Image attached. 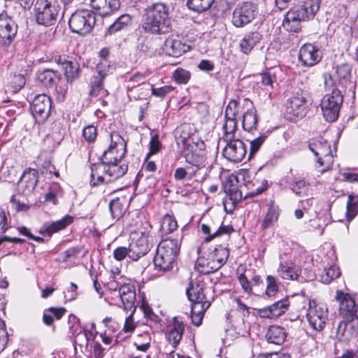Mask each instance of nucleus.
<instances>
[{
  "label": "nucleus",
  "mask_w": 358,
  "mask_h": 358,
  "mask_svg": "<svg viewBox=\"0 0 358 358\" xmlns=\"http://www.w3.org/2000/svg\"><path fill=\"white\" fill-rule=\"evenodd\" d=\"M110 145L101 157V162L91 165L90 184L97 186L111 182L124 176L128 166L121 164L127 151V143L117 131L110 134Z\"/></svg>",
  "instance_id": "f257e3e1"
},
{
  "label": "nucleus",
  "mask_w": 358,
  "mask_h": 358,
  "mask_svg": "<svg viewBox=\"0 0 358 358\" xmlns=\"http://www.w3.org/2000/svg\"><path fill=\"white\" fill-rule=\"evenodd\" d=\"M177 144L179 148L184 149V157L187 164L194 167V171H200L203 174L201 177L204 179L211 170L212 164L208 161L207 152L205 143L202 141H194L189 136L177 137Z\"/></svg>",
  "instance_id": "f03ea898"
},
{
  "label": "nucleus",
  "mask_w": 358,
  "mask_h": 358,
  "mask_svg": "<svg viewBox=\"0 0 358 358\" xmlns=\"http://www.w3.org/2000/svg\"><path fill=\"white\" fill-rule=\"evenodd\" d=\"M169 8L164 3H155L145 11L142 28L152 34H162L169 32L171 25Z\"/></svg>",
  "instance_id": "7ed1b4c3"
},
{
  "label": "nucleus",
  "mask_w": 358,
  "mask_h": 358,
  "mask_svg": "<svg viewBox=\"0 0 358 358\" xmlns=\"http://www.w3.org/2000/svg\"><path fill=\"white\" fill-rule=\"evenodd\" d=\"M186 293L188 299L192 302V322L199 327L201 324L204 313L210 307V302L206 296L203 285L198 282L191 281L186 289Z\"/></svg>",
  "instance_id": "20e7f679"
},
{
  "label": "nucleus",
  "mask_w": 358,
  "mask_h": 358,
  "mask_svg": "<svg viewBox=\"0 0 358 358\" xmlns=\"http://www.w3.org/2000/svg\"><path fill=\"white\" fill-rule=\"evenodd\" d=\"M180 243L178 239L166 238L158 245L153 258L155 268L166 271L173 268L176 257L179 254Z\"/></svg>",
  "instance_id": "39448f33"
},
{
  "label": "nucleus",
  "mask_w": 358,
  "mask_h": 358,
  "mask_svg": "<svg viewBox=\"0 0 358 358\" xmlns=\"http://www.w3.org/2000/svg\"><path fill=\"white\" fill-rule=\"evenodd\" d=\"M229 255V250L222 245H217L207 254L199 257L196 262L197 271L209 274L220 269L227 262Z\"/></svg>",
  "instance_id": "423d86ee"
},
{
  "label": "nucleus",
  "mask_w": 358,
  "mask_h": 358,
  "mask_svg": "<svg viewBox=\"0 0 358 358\" xmlns=\"http://www.w3.org/2000/svg\"><path fill=\"white\" fill-rule=\"evenodd\" d=\"M308 148L316 157L315 167L320 173H324L331 169L334 163V155L331 145L322 136L311 138Z\"/></svg>",
  "instance_id": "0eeeda50"
},
{
  "label": "nucleus",
  "mask_w": 358,
  "mask_h": 358,
  "mask_svg": "<svg viewBox=\"0 0 358 358\" xmlns=\"http://www.w3.org/2000/svg\"><path fill=\"white\" fill-rule=\"evenodd\" d=\"M312 99L308 90L298 88L294 91L286 103V113L290 118H302L307 114Z\"/></svg>",
  "instance_id": "6e6552de"
},
{
  "label": "nucleus",
  "mask_w": 358,
  "mask_h": 358,
  "mask_svg": "<svg viewBox=\"0 0 358 358\" xmlns=\"http://www.w3.org/2000/svg\"><path fill=\"white\" fill-rule=\"evenodd\" d=\"M335 298L339 301V311L345 320L339 323L338 331L344 334L350 322H358L357 306L352 296L342 291H337Z\"/></svg>",
  "instance_id": "1a4fd4ad"
},
{
  "label": "nucleus",
  "mask_w": 358,
  "mask_h": 358,
  "mask_svg": "<svg viewBox=\"0 0 358 358\" xmlns=\"http://www.w3.org/2000/svg\"><path fill=\"white\" fill-rule=\"evenodd\" d=\"M34 10L36 22L48 27L57 21L60 6L57 0H36Z\"/></svg>",
  "instance_id": "9d476101"
},
{
  "label": "nucleus",
  "mask_w": 358,
  "mask_h": 358,
  "mask_svg": "<svg viewBox=\"0 0 358 358\" xmlns=\"http://www.w3.org/2000/svg\"><path fill=\"white\" fill-rule=\"evenodd\" d=\"M96 22L94 13L87 9L75 11L69 20L71 30L80 35L89 34L93 29Z\"/></svg>",
  "instance_id": "9b49d317"
},
{
  "label": "nucleus",
  "mask_w": 358,
  "mask_h": 358,
  "mask_svg": "<svg viewBox=\"0 0 358 358\" xmlns=\"http://www.w3.org/2000/svg\"><path fill=\"white\" fill-rule=\"evenodd\" d=\"M331 93L327 94L321 101V108L324 119L328 122L336 121L339 115L343 103V96L341 90L331 89Z\"/></svg>",
  "instance_id": "f8f14e48"
},
{
  "label": "nucleus",
  "mask_w": 358,
  "mask_h": 358,
  "mask_svg": "<svg viewBox=\"0 0 358 358\" xmlns=\"http://www.w3.org/2000/svg\"><path fill=\"white\" fill-rule=\"evenodd\" d=\"M309 307L306 316L310 327L317 331L324 329L329 319V311L326 305L317 303L315 300H309Z\"/></svg>",
  "instance_id": "ddd939ff"
},
{
  "label": "nucleus",
  "mask_w": 358,
  "mask_h": 358,
  "mask_svg": "<svg viewBox=\"0 0 358 358\" xmlns=\"http://www.w3.org/2000/svg\"><path fill=\"white\" fill-rule=\"evenodd\" d=\"M351 66L348 64H343L329 74L324 75V85L326 89L347 87L351 85Z\"/></svg>",
  "instance_id": "4468645a"
},
{
  "label": "nucleus",
  "mask_w": 358,
  "mask_h": 358,
  "mask_svg": "<svg viewBox=\"0 0 358 358\" xmlns=\"http://www.w3.org/2000/svg\"><path fill=\"white\" fill-rule=\"evenodd\" d=\"M241 109L245 110V105L243 101H237L234 99L229 101L224 113V123L222 126L223 132L227 139H231L233 137V132H236L237 120L236 116L240 113Z\"/></svg>",
  "instance_id": "2eb2a0df"
},
{
  "label": "nucleus",
  "mask_w": 358,
  "mask_h": 358,
  "mask_svg": "<svg viewBox=\"0 0 358 358\" xmlns=\"http://www.w3.org/2000/svg\"><path fill=\"white\" fill-rule=\"evenodd\" d=\"M257 14L256 4L246 1L238 5L233 11L231 22L236 27L250 23Z\"/></svg>",
  "instance_id": "dca6fc26"
},
{
  "label": "nucleus",
  "mask_w": 358,
  "mask_h": 358,
  "mask_svg": "<svg viewBox=\"0 0 358 358\" xmlns=\"http://www.w3.org/2000/svg\"><path fill=\"white\" fill-rule=\"evenodd\" d=\"M236 132H233V137L227 139L223 132V140L227 143L223 150V156L229 161L239 162L245 157L247 153L246 145L240 139L235 138Z\"/></svg>",
  "instance_id": "f3484780"
},
{
  "label": "nucleus",
  "mask_w": 358,
  "mask_h": 358,
  "mask_svg": "<svg viewBox=\"0 0 358 358\" xmlns=\"http://www.w3.org/2000/svg\"><path fill=\"white\" fill-rule=\"evenodd\" d=\"M110 71V66L104 61L101 64H97L96 73L91 80V90L90 94L91 96L105 97L108 95V91L103 87V80Z\"/></svg>",
  "instance_id": "a211bd4d"
},
{
  "label": "nucleus",
  "mask_w": 358,
  "mask_h": 358,
  "mask_svg": "<svg viewBox=\"0 0 358 358\" xmlns=\"http://www.w3.org/2000/svg\"><path fill=\"white\" fill-rule=\"evenodd\" d=\"M17 25L5 13L0 14V44L6 45L12 43L16 36Z\"/></svg>",
  "instance_id": "6ab92c4d"
},
{
  "label": "nucleus",
  "mask_w": 358,
  "mask_h": 358,
  "mask_svg": "<svg viewBox=\"0 0 358 358\" xmlns=\"http://www.w3.org/2000/svg\"><path fill=\"white\" fill-rule=\"evenodd\" d=\"M243 102L245 105V109L242 115V127L245 131L254 134L257 130L259 117L250 100L245 99Z\"/></svg>",
  "instance_id": "aec40b11"
},
{
  "label": "nucleus",
  "mask_w": 358,
  "mask_h": 358,
  "mask_svg": "<svg viewBox=\"0 0 358 358\" xmlns=\"http://www.w3.org/2000/svg\"><path fill=\"white\" fill-rule=\"evenodd\" d=\"M51 100L44 94L37 95L31 104V111L35 118L43 121L50 114Z\"/></svg>",
  "instance_id": "412c9836"
},
{
  "label": "nucleus",
  "mask_w": 358,
  "mask_h": 358,
  "mask_svg": "<svg viewBox=\"0 0 358 358\" xmlns=\"http://www.w3.org/2000/svg\"><path fill=\"white\" fill-rule=\"evenodd\" d=\"M278 275L283 280H298L301 273V266L292 259H283L280 257L277 269Z\"/></svg>",
  "instance_id": "4be33fe9"
},
{
  "label": "nucleus",
  "mask_w": 358,
  "mask_h": 358,
  "mask_svg": "<svg viewBox=\"0 0 358 358\" xmlns=\"http://www.w3.org/2000/svg\"><path fill=\"white\" fill-rule=\"evenodd\" d=\"M189 48V45L183 43L178 37H169L164 41L162 51L168 56L178 57Z\"/></svg>",
  "instance_id": "5701e85b"
},
{
  "label": "nucleus",
  "mask_w": 358,
  "mask_h": 358,
  "mask_svg": "<svg viewBox=\"0 0 358 358\" xmlns=\"http://www.w3.org/2000/svg\"><path fill=\"white\" fill-rule=\"evenodd\" d=\"M299 59L303 65L313 66L321 60L322 56L320 51L316 46L308 43L301 48Z\"/></svg>",
  "instance_id": "b1692460"
},
{
  "label": "nucleus",
  "mask_w": 358,
  "mask_h": 358,
  "mask_svg": "<svg viewBox=\"0 0 358 358\" xmlns=\"http://www.w3.org/2000/svg\"><path fill=\"white\" fill-rule=\"evenodd\" d=\"M129 258L133 261H137L140 257L144 256L149 251L148 237L145 234L135 238H132L129 247Z\"/></svg>",
  "instance_id": "393cba45"
},
{
  "label": "nucleus",
  "mask_w": 358,
  "mask_h": 358,
  "mask_svg": "<svg viewBox=\"0 0 358 358\" xmlns=\"http://www.w3.org/2000/svg\"><path fill=\"white\" fill-rule=\"evenodd\" d=\"M201 231L207 236L205 238L206 241H210L213 238L220 236L223 234L229 235L234 229L231 225L218 226L214 222L210 224H202L201 225Z\"/></svg>",
  "instance_id": "a878e982"
},
{
  "label": "nucleus",
  "mask_w": 358,
  "mask_h": 358,
  "mask_svg": "<svg viewBox=\"0 0 358 358\" xmlns=\"http://www.w3.org/2000/svg\"><path fill=\"white\" fill-rule=\"evenodd\" d=\"M92 9L101 16L111 15L120 7V0H90Z\"/></svg>",
  "instance_id": "bb28decb"
},
{
  "label": "nucleus",
  "mask_w": 358,
  "mask_h": 358,
  "mask_svg": "<svg viewBox=\"0 0 358 358\" xmlns=\"http://www.w3.org/2000/svg\"><path fill=\"white\" fill-rule=\"evenodd\" d=\"M124 310H132L134 313L136 292L134 286L131 284H124L119 288V294Z\"/></svg>",
  "instance_id": "cd10ccee"
},
{
  "label": "nucleus",
  "mask_w": 358,
  "mask_h": 358,
  "mask_svg": "<svg viewBox=\"0 0 358 358\" xmlns=\"http://www.w3.org/2000/svg\"><path fill=\"white\" fill-rule=\"evenodd\" d=\"M38 172L36 169L29 168L24 171L19 181V185L24 187V194L33 192L38 183Z\"/></svg>",
  "instance_id": "c85d7f7f"
},
{
  "label": "nucleus",
  "mask_w": 358,
  "mask_h": 358,
  "mask_svg": "<svg viewBox=\"0 0 358 358\" xmlns=\"http://www.w3.org/2000/svg\"><path fill=\"white\" fill-rule=\"evenodd\" d=\"M320 0H304L301 5L294 7L304 21L313 19L320 8Z\"/></svg>",
  "instance_id": "c756f323"
},
{
  "label": "nucleus",
  "mask_w": 358,
  "mask_h": 358,
  "mask_svg": "<svg viewBox=\"0 0 358 358\" xmlns=\"http://www.w3.org/2000/svg\"><path fill=\"white\" fill-rule=\"evenodd\" d=\"M72 221V217L66 215L59 220L45 222L40 229L39 233L43 236H51L54 233L64 229L71 224Z\"/></svg>",
  "instance_id": "7c9ffc66"
},
{
  "label": "nucleus",
  "mask_w": 358,
  "mask_h": 358,
  "mask_svg": "<svg viewBox=\"0 0 358 358\" xmlns=\"http://www.w3.org/2000/svg\"><path fill=\"white\" fill-rule=\"evenodd\" d=\"M302 21L304 20L301 18L300 14L293 8L285 15L282 21V27L288 31L296 33L301 29V22Z\"/></svg>",
  "instance_id": "2f4dec72"
},
{
  "label": "nucleus",
  "mask_w": 358,
  "mask_h": 358,
  "mask_svg": "<svg viewBox=\"0 0 358 358\" xmlns=\"http://www.w3.org/2000/svg\"><path fill=\"white\" fill-rule=\"evenodd\" d=\"M61 79V73L50 69L39 70L37 80L45 87H53Z\"/></svg>",
  "instance_id": "473e14b6"
},
{
  "label": "nucleus",
  "mask_w": 358,
  "mask_h": 358,
  "mask_svg": "<svg viewBox=\"0 0 358 358\" xmlns=\"http://www.w3.org/2000/svg\"><path fill=\"white\" fill-rule=\"evenodd\" d=\"M284 182L296 195L303 196L306 194L307 186L306 180L303 178L293 176L292 174H291L284 178Z\"/></svg>",
  "instance_id": "72a5a7b5"
},
{
  "label": "nucleus",
  "mask_w": 358,
  "mask_h": 358,
  "mask_svg": "<svg viewBox=\"0 0 358 358\" xmlns=\"http://www.w3.org/2000/svg\"><path fill=\"white\" fill-rule=\"evenodd\" d=\"M287 337V331L282 327L271 325L268 327L266 334V338L270 343L275 345L282 344Z\"/></svg>",
  "instance_id": "f704fd0d"
},
{
  "label": "nucleus",
  "mask_w": 358,
  "mask_h": 358,
  "mask_svg": "<svg viewBox=\"0 0 358 358\" xmlns=\"http://www.w3.org/2000/svg\"><path fill=\"white\" fill-rule=\"evenodd\" d=\"M261 38V34L257 31L246 34L240 41L241 51L245 55H248Z\"/></svg>",
  "instance_id": "c9c22d12"
},
{
  "label": "nucleus",
  "mask_w": 358,
  "mask_h": 358,
  "mask_svg": "<svg viewBox=\"0 0 358 358\" xmlns=\"http://www.w3.org/2000/svg\"><path fill=\"white\" fill-rule=\"evenodd\" d=\"M279 217V208L274 203H271L268 210L262 222L261 228L266 229L272 227Z\"/></svg>",
  "instance_id": "e433bc0d"
},
{
  "label": "nucleus",
  "mask_w": 358,
  "mask_h": 358,
  "mask_svg": "<svg viewBox=\"0 0 358 358\" xmlns=\"http://www.w3.org/2000/svg\"><path fill=\"white\" fill-rule=\"evenodd\" d=\"M131 22V17L129 15L124 14L120 16L107 29L108 34L124 29Z\"/></svg>",
  "instance_id": "4c0bfd02"
},
{
  "label": "nucleus",
  "mask_w": 358,
  "mask_h": 358,
  "mask_svg": "<svg viewBox=\"0 0 358 358\" xmlns=\"http://www.w3.org/2000/svg\"><path fill=\"white\" fill-rule=\"evenodd\" d=\"M109 208L112 217L116 220H119L122 217L126 211L125 205L123 203L122 199H120V198L113 199L110 202Z\"/></svg>",
  "instance_id": "58836bf2"
},
{
  "label": "nucleus",
  "mask_w": 358,
  "mask_h": 358,
  "mask_svg": "<svg viewBox=\"0 0 358 358\" xmlns=\"http://www.w3.org/2000/svg\"><path fill=\"white\" fill-rule=\"evenodd\" d=\"M184 328L181 324H176L173 327L169 330L167 334V339L170 343H171L173 348H176L179 343Z\"/></svg>",
  "instance_id": "ea45409f"
},
{
  "label": "nucleus",
  "mask_w": 358,
  "mask_h": 358,
  "mask_svg": "<svg viewBox=\"0 0 358 358\" xmlns=\"http://www.w3.org/2000/svg\"><path fill=\"white\" fill-rule=\"evenodd\" d=\"M341 275L340 270L336 265H331L325 268L320 275V280L322 283L329 284L334 280L338 278Z\"/></svg>",
  "instance_id": "a19ab883"
},
{
  "label": "nucleus",
  "mask_w": 358,
  "mask_h": 358,
  "mask_svg": "<svg viewBox=\"0 0 358 358\" xmlns=\"http://www.w3.org/2000/svg\"><path fill=\"white\" fill-rule=\"evenodd\" d=\"M65 64L66 65L63 68V70L64 71V74L68 81H71L73 79L76 78L78 76L79 65L78 62L73 60H69L67 63Z\"/></svg>",
  "instance_id": "79ce46f5"
},
{
  "label": "nucleus",
  "mask_w": 358,
  "mask_h": 358,
  "mask_svg": "<svg viewBox=\"0 0 358 358\" xmlns=\"http://www.w3.org/2000/svg\"><path fill=\"white\" fill-rule=\"evenodd\" d=\"M178 227L176 220L171 215L166 214L161 222V230L164 233H171Z\"/></svg>",
  "instance_id": "37998d69"
},
{
  "label": "nucleus",
  "mask_w": 358,
  "mask_h": 358,
  "mask_svg": "<svg viewBox=\"0 0 358 358\" xmlns=\"http://www.w3.org/2000/svg\"><path fill=\"white\" fill-rule=\"evenodd\" d=\"M289 303L287 299H283L271 305V308L275 318L281 316L288 309Z\"/></svg>",
  "instance_id": "c03bdc74"
},
{
  "label": "nucleus",
  "mask_w": 358,
  "mask_h": 358,
  "mask_svg": "<svg viewBox=\"0 0 358 358\" xmlns=\"http://www.w3.org/2000/svg\"><path fill=\"white\" fill-rule=\"evenodd\" d=\"M266 289L265 294L269 298L274 296L278 292V279L273 275H268L266 276Z\"/></svg>",
  "instance_id": "a18cd8bd"
},
{
  "label": "nucleus",
  "mask_w": 358,
  "mask_h": 358,
  "mask_svg": "<svg viewBox=\"0 0 358 358\" xmlns=\"http://www.w3.org/2000/svg\"><path fill=\"white\" fill-rule=\"evenodd\" d=\"M358 213V196L350 195L347 204V217L353 219Z\"/></svg>",
  "instance_id": "49530a36"
},
{
  "label": "nucleus",
  "mask_w": 358,
  "mask_h": 358,
  "mask_svg": "<svg viewBox=\"0 0 358 358\" xmlns=\"http://www.w3.org/2000/svg\"><path fill=\"white\" fill-rule=\"evenodd\" d=\"M26 80L22 74H14L10 76L8 87L13 92H18L25 84Z\"/></svg>",
  "instance_id": "de8ad7c7"
},
{
  "label": "nucleus",
  "mask_w": 358,
  "mask_h": 358,
  "mask_svg": "<svg viewBox=\"0 0 358 358\" xmlns=\"http://www.w3.org/2000/svg\"><path fill=\"white\" fill-rule=\"evenodd\" d=\"M267 136L264 134H260L257 138L251 140L250 141V152H249V158L254 156L260 149L263 143L265 142Z\"/></svg>",
  "instance_id": "09e8293b"
},
{
  "label": "nucleus",
  "mask_w": 358,
  "mask_h": 358,
  "mask_svg": "<svg viewBox=\"0 0 358 358\" xmlns=\"http://www.w3.org/2000/svg\"><path fill=\"white\" fill-rule=\"evenodd\" d=\"M260 78V83L264 87V90L270 93L273 89V83L275 80V76L270 71H266L262 73Z\"/></svg>",
  "instance_id": "8fccbe9b"
},
{
  "label": "nucleus",
  "mask_w": 358,
  "mask_h": 358,
  "mask_svg": "<svg viewBox=\"0 0 358 358\" xmlns=\"http://www.w3.org/2000/svg\"><path fill=\"white\" fill-rule=\"evenodd\" d=\"M151 338L148 334L139 335L134 342V346L138 351L146 352L150 347Z\"/></svg>",
  "instance_id": "3c124183"
},
{
  "label": "nucleus",
  "mask_w": 358,
  "mask_h": 358,
  "mask_svg": "<svg viewBox=\"0 0 358 358\" xmlns=\"http://www.w3.org/2000/svg\"><path fill=\"white\" fill-rule=\"evenodd\" d=\"M145 74L137 72L131 76L127 82V87L128 89H133L136 86H138L145 81Z\"/></svg>",
  "instance_id": "603ef678"
},
{
  "label": "nucleus",
  "mask_w": 358,
  "mask_h": 358,
  "mask_svg": "<svg viewBox=\"0 0 358 358\" xmlns=\"http://www.w3.org/2000/svg\"><path fill=\"white\" fill-rule=\"evenodd\" d=\"M190 76L189 71L180 68L175 70L173 74V78L179 84H186L189 81Z\"/></svg>",
  "instance_id": "864d4df0"
},
{
  "label": "nucleus",
  "mask_w": 358,
  "mask_h": 358,
  "mask_svg": "<svg viewBox=\"0 0 358 358\" xmlns=\"http://www.w3.org/2000/svg\"><path fill=\"white\" fill-rule=\"evenodd\" d=\"M196 174L197 171H194L193 169L190 171L189 168L185 169V168L182 167H178L175 171L174 178L177 180H184L187 176H188L189 179H191Z\"/></svg>",
  "instance_id": "5fc2aeb1"
},
{
  "label": "nucleus",
  "mask_w": 358,
  "mask_h": 358,
  "mask_svg": "<svg viewBox=\"0 0 358 358\" xmlns=\"http://www.w3.org/2000/svg\"><path fill=\"white\" fill-rule=\"evenodd\" d=\"M316 217L310 219L307 223L306 228L308 231H318L321 235L323 234L324 229L321 224V219L317 217V213L315 211Z\"/></svg>",
  "instance_id": "6e6d98bb"
},
{
  "label": "nucleus",
  "mask_w": 358,
  "mask_h": 358,
  "mask_svg": "<svg viewBox=\"0 0 358 358\" xmlns=\"http://www.w3.org/2000/svg\"><path fill=\"white\" fill-rule=\"evenodd\" d=\"M8 334L3 320L0 319V352L3 351L8 343Z\"/></svg>",
  "instance_id": "4d7b16f0"
},
{
  "label": "nucleus",
  "mask_w": 358,
  "mask_h": 358,
  "mask_svg": "<svg viewBox=\"0 0 358 358\" xmlns=\"http://www.w3.org/2000/svg\"><path fill=\"white\" fill-rule=\"evenodd\" d=\"M83 136L90 143L94 141L97 136L96 128L93 125L85 127L83 131Z\"/></svg>",
  "instance_id": "13d9d810"
},
{
  "label": "nucleus",
  "mask_w": 358,
  "mask_h": 358,
  "mask_svg": "<svg viewBox=\"0 0 358 358\" xmlns=\"http://www.w3.org/2000/svg\"><path fill=\"white\" fill-rule=\"evenodd\" d=\"M173 90L174 87L171 85H164L161 87H152V94L157 97L164 98Z\"/></svg>",
  "instance_id": "bf43d9fd"
},
{
  "label": "nucleus",
  "mask_w": 358,
  "mask_h": 358,
  "mask_svg": "<svg viewBox=\"0 0 358 358\" xmlns=\"http://www.w3.org/2000/svg\"><path fill=\"white\" fill-rule=\"evenodd\" d=\"M161 148V143L157 136H152L150 141V150L147 154L146 159H149L150 156L156 154Z\"/></svg>",
  "instance_id": "052dcab7"
},
{
  "label": "nucleus",
  "mask_w": 358,
  "mask_h": 358,
  "mask_svg": "<svg viewBox=\"0 0 358 358\" xmlns=\"http://www.w3.org/2000/svg\"><path fill=\"white\" fill-rule=\"evenodd\" d=\"M59 189V186L55 184L51 187V189L45 194V201L52 204H56L57 201V189Z\"/></svg>",
  "instance_id": "680f3d73"
},
{
  "label": "nucleus",
  "mask_w": 358,
  "mask_h": 358,
  "mask_svg": "<svg viewBox=\"0 0 358 358\" xmlns=\"http://www.w3.org/2000/svg\"><path fill=\"white\" fill-rule=\"evenodd\" d=\"M92 334L89 333L87 334L85 331H80L76 336H75V343L80 345L83 346L84 345H87L88 341L91 338Z\"/></svg>",
  "instance_id": "e2e57ef3"
},
{
  "label": "nucleus",
  "mask_w": 358,
  "mask_h": 358,
  "mask_svg": "<svg viewBox=\"0 0 358 358\" xmlns=\"http://www.w3.org/2000/svg\"><path fill=\"white\" fill-rule=\"evenodd\" d=\"M238 281L243 292L248 295H250L252 293V288L251 282L248 280V278L244 274H241L238 276Z\"/></svg>",
  "instance_id": "0e129e2a"
},
{
  "label": "nucleus",
  "mask_w": 358,
  "mask_h": 358,
  "mask_svg": "<svg viewBox=\"0 0 358 358\" xmlns=\"http://www.w3.org/2000/svg\"><path fill=\"white\" fill-rule=\"evenodd\" d=\"M127 257H129V249L127 247H117L113 250V257L117 261H122Z\"/></svg>",
  "instance_id": "69168bd1"
},
{
  "label": "nucleus",
  "mask_w": 358,
  "mask_h": 358,
  "mask_svg": "<svg viewBox=\"0 0 358 358\" xmlns=\"http://www.w3.org/2000/svg\"><path fill=\"white\" fill-rule=\"evenodd\" d=\"M77 285L73 282H71L69 287L64 292L65 298L66 299V300L73 301L77 297Z\"/></svg>",
  "instance_id": "338daca9"
},
{
  "label": "nucleus",
  "mask_w": 358,
  "mask_h": 358,
  "mask_svg": "<svg viewBox=\"0 0 358 358\" xmlns=\"http://www.w3.org/2000/svg\"><path fill=\"white\" fill-rule=\"evenodd\" d=\"M242 198L241 192L237 189L236 187H232L229 190V199L231 201L232 204H235L239 201Z\"/></svg>",
  "instance_id": "774afa93"
}]
</instances>
